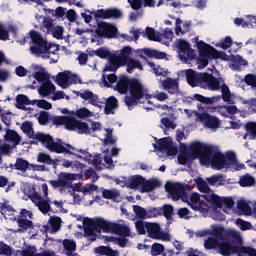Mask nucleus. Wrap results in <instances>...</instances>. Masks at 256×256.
<instances>
[{
  "mask_svg": "<svg viewBox=\"0 0 256 256\" xmlns=\"http://www.w3.org/2000/svg\"><path fill=\"white\" fill-rule=\"evenodd\" d=\"M161 215H163V217H165V219H167V221L173 219V215H174L173 205H171V204H164L161 207Z\"/></svg>",
  "mask_w": 256,
  "mask_h": 256,
  "instance_id": "ea45409f",
  "label": "nucleus"
},
{
  "mask_svg": "<svg viewBox=\"0 0 256 256\" xmlns=\"http://www.w3.org/2000/svg\"><path fill=\"white\" fill-rule=\"evenodd\" d=\"M144 181H145V178L141 175L132 176L129 180L128 187L130 189H139V187L142 188Z\"/></svg>",
  "mask_w": 256,
  "mask_h": 256,
  "instance_id": "f704fd0d",
  "label": "nucleus"
},
{
  "mask_svg": "<svg viewBox=\"0 0 256 256\" xmlns=\"http://www.w3.org/2000/svg\"><path fill=\"white\" fill-rule=\"evenodd\" d=\"M36 206L38 207L39 211L43 213V215H47V213L51 211V204H49V201L43 198L40 201L36 202Z\"/></svg>",
  "mask_w": 256,
  "mask_h": 256,
  "instance_id": "c03bdc74",
  "label": "nucleus"
},
{
  "mask_svg": "<svg viewBox=\"0 0 256 256\" xmlns=\"http://www.w3.org/2000/svg\"><path fill=\"white\" fill-rule=\"evenodd\" d=\"M142 37H146L148 41H161V37H159L155 29L151 27H146V31H142Z\"/></svg>",
  "mask_w": 256,
  "mask_h": 256,
  "instance_id": "c9c22d12",
  "label": "nucleus"
},
{
  "mask_svg": "<svg viewBox=\"0 0 256 256\" xmlns=\"http://www.w3.org/2000/svg\"><path fill=\"white\" fill-rule=\"evenodd\" d=\"M78 121L73 116H56L53 118L54 125H64L67 131H76Z\"/></svg>",
  "mask_w": 256,
  "mask_h": 256,
  "instance_id": "4468645a",
  "label": "nucleus"
},
{
  "mask_svg": "<svg viewBox=\"0 0 256 256\" xmlns=\"http://www.w3.org/2000/svg\"><path fill=\"white\" fill-rule=\"evenodd\" d=\"M5 141H10V143H13L14 147H17L21 143V136L17 131L7 129L6 134L4 135Z\"/></svg>",
  "mask_w": 256,
  "mask_h": 256,
  "instance_id": "cd10ccee",
  "label": "nucleus"
},
{
  "mask_svg": "<svg viewBox=\"0 0 256 256\" xmlns=\"http://www.w3.org/2000/svg\"><path fill=\"white\" fill-rule=\"evenodd\" d=\"M198 189L201 193H205V195H209L211 191V188H209V185H207V182L203 179L198 182Z\"/></svg>",
  "mask_w": 256,
  "mask_h": 256,
  "instance_id": "0e129e2a",
  "label": "nucleus"
},
{
  "mask_svg": "<svg viewBox=\"0 0 256 256\" xmlns=\"http://www.w3.org/2000/svg\"><path fill=\"white\" fill-rule=\"evenodd\" d=\"M37 162L44 163L45 165H53L54 167H57V160L52 159L51 155L46 154L45 152H39L37 154Z\"/></svg>",
  "mask_w": 256,
  "mask_h": 256,
  "instance_id": "2f4dec72",
  "label": "nucleus"
},
{
  "mask_svg": "<svg viewBox=\"0 0 256 256\" xmlns=\"http://www.w3.org/2000/svg\"><path fill=\"white\" fill-rule=\"evenodd\" d=\"M33 77L38 83H46V81L50 80L49 74L45 72H35Z\"/></svg>",
  "mask_w": 256,
  "mask_h": 256,
  "instance_id": "13d9d810",
  "label": "nucleus"
},
{
  "mask_svg": "<svg viewBox=\"0 0 256 256\" xmlns=\"http://www.w3.org/2000/svg\"><path fill=\"white\" fill-rule=\"evenodd\" d=\"M103 199H117L119 197V192L115 190H104L102 192Z\"/></svg>",
  "mask_w": 256,
  "mask_h": 256,
  "instance_id": "680f3d73",
  "label": "nucleus"
},
{
  "mask_svg": "<svg viewBox=\"0 0 256 256\" xmlns=\"http://www.w3.org/2000/svg\"><path fill=\"white\" fill-rule=\"evenodd\" d=\"M16 223L18 225V233H23V231H27V229L33 228V221L25 218H18L16 220Z\"/></svg>",
  "mask_w": 256,
  "mask_h": 256,
  "instance_id": "473e14b6",
  "label": "nucleus"
},
{
  "mask_svg": "<svg viewBox=\"0 0 256 256\" xmlns=\"http://www.w3.org/2000/svg\"><path fill=\"white\" fill-rule=\"evenodd\" d=\"M118 104H117V98L115 96H110L106 100L105 108H104V113L106 115H111L113 113V109H117Z\"/></svg>",
  "mask_w": 256,
  "mask_h": 256,
  "instance_id": "72a5a7b5",
  "label": "nucleus"
},
{
  "mask_svg": "<svg viewBox=\"0 0 256 256\" xmlns=\"http://www.w3.org/2000/svg\"><path fill=\"white\" fill-rule=\"evenodd\" d=\"M165 189L172 201H179L182 197H185V185L181 183H167Z\"/></svg>",
  "mask_w": 256,
  "mask_h": 256,
  "instance_id": "ddd939ff",
  "label": "nucleus"
},
{
  "mask_svg": "<svg viewBox=\"0 0 256 256\" xmlns=\"http://www.w3.org/2000/svg\"><path fill=\"white\" fill-rule=\"evenodd\" d=\"M39 95H42V97H49L52 93H55V84L51 82V80H47L46 82H43L38 89Z\"/></svg>",
  "mask_w": 256,
  "mask_h": 256,
  "instance_id": "a878e982",
  "label": "nucleus"
},
{
  "mask_svg": "<svg viewBox=\"0 0 256 256\" xmlns=\"http://www.w3.org/2000/svg\"><path fill=\"white\" fill-rule=\"evenodd\" d=\"M198 119L201 123H204L208 129L219 128V118L211 116L209 113L203 112L198 115Z\"/></svg>",
  "mask_w": 256,
  "mask_h": 256,
  "instance_id": "f3484780",
  "label": "nucleus"
},
{
  "mask_svg": "<svg viewBox=\"0 0 256 256\" xmlns=\"http://www.w3.org/2000/svg\"><path fill=\"white\" fill-rule=\"evenodd\" d=\"M25 105H35V100H29V97L24 94H18L16 96V108L21 109L22 111H27Z\"/></svg>",
  "mask_w": 256,
  "mask_h": 256,
  "instance_id": "bb28decb",
  "label": "nucleus"
},
{
  "mask_svg": "<svg viewBox=\"0 0 256 256\" xmlns=\"http://www.w3.org/2000/svg\"><path fill=\"white\" fill-rule=\"evenodd\" d=\"M236 225L240 227L242 231H249V229L253 228L251 222H247L241 218L236 219Z\"/></svg>",
  "mask_w": 256,
  "mask_h": 256,
  "instance_id": "5fc2aeb1",
  "label": "nucleus"
},
{
  "mask_svg": "<svg viewBox=\"0 0 256 256\" xmlns=\"http://www.w3.org/2000/svg\"><path fill=\"white\" fill-rule=\"evenodd\" d=\"M220 241L221 238L219 237H208V239L204 241V247L205 249H218Z\"/></svg>",
  "mask_w": 256,
  "mask_h": 256,
  "instance_id": "58836bf2",
  "label": "nucleus"
},
{
  "mask_svg": "<svg viewBox=\"0 0 256 256\" xmlns=\"http://www.w3.org/2000/svg\"><path fill=\"white\" fill-rule=\"evenodd\" d=\"M238 256H256V249L250 246H239Z\"/></svg>",
  "mask_w": 256,
  "mask_h": 256,
  "instance_id": "a18cd8bd",
  "label": "nucleus"
},
{
  "mask_svg": "<svg viewBox=\"0 0 256 256\" xmlns=\"http://www.w3.org/2000/svg\"><path fill=\"white\" fill-rule=\"evenodd\" d=\"M229 238L226 240H220V244L218 245V251L220 255L223 256H231V255H239V245H234L229 243L227 241Z\"/></svg>",
  "mask_w": 256,
  "mask_h": 256,
  "instance_id": "2eb2a0df",
  "label": "nucleus"
},
{
  "mask_svg": "<svg viewBox=\"0 0 256 256\" xmlns=\"http://www.w3.org/2000/svg\"><path fill=\"white\" fill-rule=\"evenodd\" d=\"M146 57H150L153 59H165L167 57V54L165 52H159V50L151 49V48H144L141 50Z\"/></svg>",
  "mask_w": 256,
  "mask_h": 256,
  "instance_id": "7c9ffc66",
  "label": "nucleus"
},
{
  "mask_svg": "<svg viewBox=\"0 0 256 256\" xmlns=\"http://www.w3.org/2000/svg\"><path fill=\"white\" fill-rule=\"evenodd\" d=\"M178 51L180 53V59H185V55H187V57L193 58V56H191L193 50L191 49V44H189L187 40H178Z\"/></svg>",
  "mask_w": 256,
  "mask_h": 256,
  "instance_id": "4be33fe9",
  "label": "nucleus"
},
{
  "mask_svg": "<svg viewBox=\"0 0 256 256\" xmlns=\"http://www.w3.org/2000/svg\"><path fill=\"white\" fill-rule=\"evenodd\" d=\"M206 89L209 91H219V89H221L222 95L209 98L201 94H194L193 99H195V101H199V103H204V105H213V103H217V101H221V99H223L225 103H229V101H231V90H229V86H227V84L221 85L219 83V79L215 78L213 74L206 86Z\"/></svg>",
  "mask_w": 256,
  "mask_h": 256,
  "instance_id": "20e7f679",
  "label": "nucleus"
},
{
  "mask_svg": "<svg viewBox=\"0 0 256 256\" xmlns=\"http://www.w3.org/2000/svg\"><path fill=\"white\" fill-rule=\"evenodd\" d=\"M76 131L80 133V135H91V128L86 122L78 120L76 124Z\"/></svg>",
  "mask_w": 256,
  "mask_h": 256,
  "instance_id": "a19ab883",
  "label": "nucleus"
},
{
  "mask_svg": "<svg viewBox=\"0 0 256 256\" xmlns=\"http://www.w3.org/2000/svg\"><path fill=\"white\" fill-rule=\"evenodd\" d=\"M62 245L66 250V253H73V251L77 249V244L75 243V241L70 239H64Z\"/></svg>",
  "mask_w": 256,
  "mask_h": 256,
  "instance_id": "3c124183",
  "label": "nucleus"
},
{
  "mask_svg": "<svg viewBox=\"0 0 256 256\" xmlns=\"http://www.w3.org/2000/svg\"><path fill=\"white\" fill-rule=\"evenodd\" d=\"M131 87V78L127 77L126 75H122L119 77L114 90L120 93V95H125L129 91Z\"/></svg>",
  "mask_w": 256,
  "mask_h": 256,
  "instance_id": "a211bd4d",
  "label": "nucleus"
},
{
  "mask_svg": "<svg viewBox=\"0 0 256 256\" xmlns=\"http://www.w3.org/2000/svg\"><path fill=\"white\" fill-rule=\"evenodd\" d=\"M201 79V73L195 72L193 69L186 71V80L190 87H199V81Z\"/></svg>",
  "mask_w": 256,
  "mask_h": 256,
  "instance_id": "b1692460",
  "label": "nucleus"
},
{
  "mask_svg": "<svg viewBox=\"0 0 256 256\" xmlns=\"http://www.w3.org/2000/svg\"><path fill=\"white\" fill-rule=\"evenodd\" d=\"M165 251V246L163 244L154 243L151 247V255L152 256H159Z\"/></svg>",
  "mask_w": 256,
  "mask_h": 256,
  "instance_id": "864d4df0",
  "label": "nucleus"
},
{
  "mask_svg": "<svg viewBox=\"0 0 256 256\" xmlns=\"http://www.w3.org/2000/svg\"><path fill=\"white\" fill-rule=\"evenodd\" d=\"M191 211L188 210V208H180L177 211V215L180 219H191V216H189Z\"/></svg>",
  "mask_w": 256,
  "mask_h": 256,
  "instance_id": "338daca9",
  "label": "nucleus"
},
{
  "mask_svg": "<svg viewBox=\"0 0 256 256\" xmlns=\"http://www.w3.org/2000/svg\"><path fill=\"white\" fill-rule=\"evenodd\" d=\"M162 87L170 95H177L179 93V81L171 77L162 81Z\"/></svg>",
  "mask_w": 256,
  "mask_h": 256,
  "instance_id": "6ab92c4d",
  "label": "nucleus"
},
{
  "mask_svg": "<svg viewBox=\"0 0 256 256\" xmlns=\"http://www.w3.org/2000/svg\"><path fill=\"white\" fill-rule=\"evenodd\" d=\"M121 15V10L117 8L99 9L94 12L95 19H119Z\"/></svg>",
  "mask_w": 256,
  "mask_h": 256,
  "instance_id": "dca6fc26",
  "label": "nucleus"
},
{
  "mask_svg": "<svg viewBox=\"0 0 256 256\" xmlns=\"http://www.w3.org/2000/svg\"><path fill=\"white\" fill-rule=\"evenodd\" d=\"M211 77H213V74H209L207 72H200L199 87H202V89H207V85H209Z\"/></svg>",
  "mask_w": 256,
  "mask_h": 256,
  "instance_id": "49530a36",
  "label": "nucleus"
},
{
  "mask_svg": "<svg viewBox=\"0 0 256 256\" xmlns=\"http://www.w3.org/2000/svg\"><path fill=\"white\" fill-rule=\"evenodd\" d=\"M29 35L33 43V45L30 46L32 55H43V53H51V44H49L47 40L41 36V33L36 30H31Z\"/></svg>",
  "mask_w": 256,
  "mask_h": 256,
  "instance_id": "0eeeda50",
  "label": "nucleus"
},
{
  "mask_svg": "<svg viewBox=\"0 0 256 256\" xmlns=\"http://www.w3.org/2000/svg\"><path fill=\"white\" fill-rule=\"evenodd\" d=\"M196 235L197 237H207V235H211V237H218L220 241H227L228 237H233V231L227 230L221 225H212L211 229L197 231Z\"/></svg>",
  "mask_w": 256,
  "mask_h": 256,
  "instance_id": "1a4fd4ad",
  "label": "nucleus"
},
{
  "mask_svg": "<svg viewBox=\"0 0 256 256\" xmlns=\"http://www.w3.org/2000/svg\"><path fill=\"white\" fill-rule=\"evenodd\" d=\"M95 55L97 57H99L100 59H111V57H113V55H117V54H112L111 51H109L106 48H98L95 51Z\"/></svg>",
  "mask_w": 256,
  "mask_h": 256,
  "instance_id": "de8ad7c7",
  "label": "nucleus"
},
{
  "mask_svg": "<svg viewBox=\"0 0 256 256\" xmlns=\"http://www.w3.org/2000/svg\"><path fill=\"white\" fill-rule=\"evenodd\" d=\"M190 207L193 209V205H202L205 206V194L199 195V193H192L190 196Z\"/></svg>",
  "mask_w": 256,
  "mask_h": 256,
  "instance_id": "79ce46f5",
  "label": "nucleus"
},
{
  "mask_svg": "<svg viewBox=\"0 0 256 256\" xmlns=\"http://www.w3.org/2000/svg\"><path fill=\"white\" fill-rule=\"evenodd\" d=\"M152 217H161V207L150 208L148 210V219H151Z\"/></svg>",
  "mask_w": 256,
  "mask_h": 256,
  "instance_id": "774afa93",
  "label": "nucleus"
},
{
  "mask_svg": "<svg viewBox=\"0 0 256 256\" xmlns=\"http://www.w3.org/2000/svg\"><path fill=\"white\" fill-rule=\"evenodd\" d=\"M225 167H231V165H237V156L235 155V152H228L225 156Z\"/></svg>",
  "mask_w": 256,
  "mask_h": 256,
  "instance_id": "603ef678",
  "label": "nucleus"
},
{
  "mask_svg": "<svg viewBox=\"0 0 256 256\" xmlns=\"http://www.w3.org/2000/svg\"><path fill=\"white\" fill-rule=\"evenodd\" d=\"M197 49L200 55L198 63L202 68H205L207 65H209V59H221V53L217 51L215 47L203 41H199L197 43Z\"/></svg>",
  "mask_w": 256,
  "mask_h": 256,
  "instance_id": "423d86ee",
  "label": "nucleus"
},
{
  "mask_svg": "<svg viewBox=\"0 0 256 256\" xmlns=\"http://www.w3.org/2000/svg\"><path fill=\"white\" fill-rule=\"evenodd\" d=\"M34 138L43 145H45L46 149H48V151H50L51 153H67L68 155H74V157H77V159H82L83 161H87L91 157V153L84 149H78L76 150V153L71 151L70 149H73V146L71 144H66L65 147L63 146V144L55 142L53 137L49 134H43L41 132H38L36 133ZM77 153H81L82 155Z\"/></svg>",
  "mask_w": 256,
  "mask_h": 256,
  "instance_id": "7ed1b4c3",
  "label": "nucleus"
},
{
  "mask_svg": "<svg viewBox=\"0 0 256 256\" xmlns=\"http://www.w3.org/2000/svg\"><path fill=\"white\" fill-rule=\"evenodd\" d=\"M146 233L150 239L161 241H171L169 233L161 230V225L157 222H146Z\"/></svg>",
  "mask_w": 256,
  "mask_h": 256,
  "instance_id": "9d476101",
  "label": "nucleus"
},
{
  "mask_svg": "<svg viewBox=\"0 0 256 256\" xmlns=\"http://www.w3.org/2000/svg\"><path fill=\"white\" fill-rule=\"evenodd\" d=\"M83 176L81 174H71L62 172L59 175L57 180H49L48 183L54 189H59V187H67L68 181H77V179H81Z\"/></svg>",
  "mask_w": 256,
  "mask_h": 256,
  "instance_id": "f8f14e48",
  "label": "nucleus"
},
{
  "mask_svg": "<svg viewBox=\"0 0 256 256\" xmlns=\"http://www.w3.org/2000/svg\"><path fill=\"white\" fill-rule=\"evenodd\" d=\"M173 144V138L164 137L158 140L157 144H153L154 149L158 151H166Z\"/></svg>",
  "mask_w": 256,
  "mask_h": 256,
  "instance_id": "c756f323",
  "label": "nucleus"
},
{
  "mask_svg": "<svg viewBox=\"0 0 256 256\" xmlns=\"http://www.w3.org/2000/svg\"><path fill=\"white\" fill-rule=\"evenodd\" d=\"M240 187H253L255 185V178L251 175H244L239 180Z\"/></svg>",
  "mask_w": 256,
  "mask_h": 256,
  "instance_id": "37998d69",
  "label": "nucleus"
},
{
  "mask_svg": "<svg viewBox=\"0 0 256 256\" xmlns=\"http://www.w3.org/2000/svg\"><path fill=\"white\" fill-rule=\"evenodd\" d=\"M49 223L53 231H59V229H61V217H50Z\"/></svg>",
  "mask_w": 256,
  "mask_h": 256,
  "instance_id": "6e6d98bb",
  "label": "nucleus"
},
{
  "mask_svg": "<svg viewBox=\"0 0 256 256\" xmlns=\"http://www.w3.org/2000/svg\"><path fill=\"white\" fill-rule=\"evenodd\" d=\"M84 225V233L88 235V237H92L95 231L97 233H114L115 235H120L123 238H116V243L119 247H127V238L131 235V230L127 225H121L113 222L106 221L103 218H85L83 220Z\"/></svg>",
  "mask_w": 256,
  "mask_h": 256,
  "instance_id": "f257e3e1",
  "label": "nucleus"
},
{
  "mask_svg": "<svg viewBox=\"0 0 256 256\" xmlns=\"http://www.w3.org/2000/svg\"><path fill=\"white\" fill-rule=\"evenodd\" d=\"M96 253L98 255H106V256H119V251L113 250V248L108 246H99L96 248Z\"/></svg>",
  "mask_w": 256,
  "mask_h": 256,
  "instance_id": "e433bc0d",
  "label": "nucleus"
},
{
  "mask_svg": "<svg viewBox=\"0 0 256 256\" xmlns=\"http://www.w3.org/2000/svg\"><path fill=\"white\" fill-rule=\"evenodd\" d=\"M108 61L109 64L104 67L105 72H115L119 67H123V63L121 62V52L119 54L110 56Z\"/></svg>",
  "mask_w": 256,
  "mask_h": 256,
  "instance_id": "412c9836",
  "label": "nucleus"
},
{
  "mask_svg": "<svg viewBox=\"0 0 256 256\" xmlns=\"http://www.w3.org/2000/svg\"><path fill=\"white\" fill-rule=\"evenodd\" d=\"M237 209L238 211L244 213V215H251V206H249V203L245 202L244 200L238 201Z\"/></svg>",
  "mask_w": 256,
  "mask_h": 256,
  "instance_id": "8fccbe9b",
  "label": "nucleus"
},
{
  "mask_svg": "<svg viewBox=\"0 0 256 256\" xmlns=\"http://www.w3.org/2000/svg\"><path fill=\"white\" fill-rule=\"evenodd\" d=\"M149 67H151L154 71V74L157 77H165V71L163 68L156 66L154 62H148Z\"/></svg>",
  "mask_w": 256,
  "mask_h": 256,
  "instance_id": "e2e57ef3",
  "label": "nucleus"
},
{
  "mask_svg": "<svg viewBox=\"0 0 256 256\" xmlns=\"http://www.w3.org/2000/svg\"><path fill=\"white\" fill-rule=\"evenodd\" d=\"M21 131L23 133H26L29 137V139H35V131H33V124L30 121H25L21 125ZM37 141V140H36Z\"/></svg>",
  "mask_w": 256,
  "mask_h": 256,
  "instance_id": "4c0bfd02",
  "label": "nucleus"
},
{
  "mask_svg": "<svg viewBox=\"0 0 256 256\" xmlns=\"http://www.w3.org/2000/svg\"><path fill=\"white\" fill-rule=\"evenodd\" d=\"M130 96L124 97V103L127 107H135L139 104L141 99H146L148 104L151 105V100L153 99V95L149 94V90L143 86L141 81L137 78H131L130 88H129Z\"/></svg>",
  "mask_w": 256,
  "mask_h": 256,
  "instance_id": "39448f33",
  "label": "nucleus"
},
{
  "mask_svg": "<svg viewBox=\"0 0 256 256\" xmlns=\"http://www.w3.org/2000/svg\"><path fill=\"white\" fill-rule=\"evenodd\" d=\"M133 211H134L136 217H138V219H148V211L145 210V208H143L139 205H134Z\"/></svg>",
  "mask_w": 256,
  "mask_h": 256,
  "instance_id": "09e8293b",
  "label": "nucleus"
},
{
  "mask_svg": "<svg viewBox=\"0 0 256 256\" xmlns=\"http://www.w3.org/2000/svg\"><path fill=\"white\" fill-rule=\"evenodd\" d=\"M244 81L246 85H249L250 87H256V75L255 74H247L244 77Z\"/></svg>",
  "mask_w": 256,
  "mask_h": 256,
  "instance_id": "69168bd1",
  "label": "nucleus"
},
{
  "mask_svg": "<svg viewBox=\"0 0 256 256\" xmlns=\"http://www.w3.org/2000/svg\"><path fill=\"white\" fill-rule=\"evenodd\" d=\"M161 187V182L157 179L145 180L142 184L141 193H151V191H155V189Z\"/></svg>",
  "mask_w": 256,
  "mask_h": 256,
  "instance_id": "393cba45",
  "label": "nucleus"
},
{
  "mask_svg": "<svg viewBox=\"0 0 256 256\" xmlns=\"http://www.w3.org/2000/svg\"><path fill=\"white\" fill-rule=\"evenodd\" d=\"M9 167L15 169V171H22V173H25L29 169V161L19 157L16 159L15 164H10Z\"/></svg>",
  "mask_w": 256,
  "mask_h": 256,
  "instance_id": "c85d7f7f",
  "label": "nucleus"
},
{
  "mask_svg": "<svg viewBox=\"0 0 256 256\" xmlns=\"http://www.w3.org/2000/svg\"><path fill=\"white\" fill-rule=\"evenodd\" d=\"M217 207L221 209L223 207V198L219 197L217 194H205L204 207Z\"/></svg>",
  "mask_w": 256,
  "mask_h": 256,
  "instance_id": "aec40b11",
  "label": "nucleus"
},
{
  "mask_svg": "<svg viewBox=\"0 0 256 256\" xmlns=\"http://www.w3.org/2000/svg\"><path fill=\"white\" fill-rule=\"evenodd\" d=\"M70 77H71V72L66 71V72H60L56 76V83L61 87L62 89H67L70 87Z\"/></svg>",
  "mask_w": 256,
  "mask_h": 256,
  "instance_id": "5701e85b",
  "label": "nucleus"
},
{
  "mask_svg": "<svg viewBox=\"0 0 256 256\" xmlns=\"http://www.w3.org/2000/svg\"><path fill=\"white\" fill-rule=\"evenodd\" d=\"M190 154L194 159H199L201 165H211L212 169H225L227 162L225 155L219 151V146L194 142L189 148Z\"/></svg>",
  "mask_w": 256,
  "mask_h": 256,
  "instance_id": "f03ea898",
  "label": "nucleus"
},
{
  "mask_svg": "<svg viewBox=\"0 0 256 256\" xmlns=\"http://www.w3.org/2000/svg\"><path fill=\"white\" fill-rule=\"evenodd\" d=\"M135 228L138 232V235H145V233H147V222L139 220L135 223Z\"/></svg>",
  "mask_w": 256,
  "mask_h": 256,
  "instance_id": "4d7b16f0",
  "label": "nucleus"
},
{
  "mask_svg": "<svg viewBox=\"0 0 256 256\" xmlns=\"http://www.w3.org/2000/svg\"><path fill=\"white\" fill-rule=\"evenodd\" d=\"M118 32L117 27L107 22L98 23V27L95 31L98 37H104V39H115Z\"/></svg>",
  "mask_w": 256,
  "mask_h": 256,
  "instance_id": "9b49d317",
  "label": "nucleus"
},
{
  "mask_svg": "<svg viewBox=\"0 0 256 256\" xmlns=\"http://www.w3.org/2000/svg\"><path fill=\"white\" fill-rule=\"evenodd\" d=\"M35 105L39 107V109H46V111H49V109H53V104L48 102L47 100H34Z\"/></svg>",
  "mask_w": 256,
  "mask_h": 256,
  "instance_id": "052dcab7",
  "label": "nucleus"
},
{
  "mask_svg": "<svg viewBox=\"0 0 256 256\" xmlns=\"http://www.w3.org/2000/svg\"><path fill=\"white\" fill-rule=\"evenodd\" d=\"M132 52H133V49L130 46H125L120 51L122 67H124V65H126L128 73H133L134 69L143 71V65L141 64V61H139L135 58H131Z\"/></svg>",
  "mask_w": 256,
  "mask_h": 256,
  "instance_id": "6e6552de",
  "label": "nucleus"
},
{
  "mask_svg": "<svg viewBox=\"0 0 256 256\" xmlns=\"http://www.w3.org/2000/svg\"><path fill=\"white\" fill-rule=\"evenodd\" d=\"M0 255L11 256L13 255V249L5 242H0Z\"/></svg>",
  "mask_w": 256,
  "mask_h": 256,
  "instance_id": "bf43d9fd",
  "label": "nucleus"
}]
</instances>
